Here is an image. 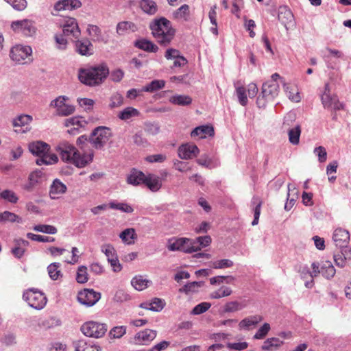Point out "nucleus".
Wrapping results in <instances>:
<instances>
[{
  "mask_svg": "<svg viewBox=\"0 0 351 351\" xmlns=\"http://www.w3.org/2000/svg\"><path fill=\"white\" fill-rule=\"evenodd\" d=\"M279 93V85L277 82L268 81L263 84L261 95L257 99L259 107H265V103L272 101Z\"/></svg>",
  "mask_w": 351,
  "mask_h": 351,
  "instance_id": "4",
  "label": "nucleus"
},
{
  "mask_svg": "<svg viewBox=\"0 0 351 351\" xmlns=\"http://www.w3.org/2000/svg\"><path fill=\"white\" fill-rule=\"evenodd\" d=\"M189 14V6L186 4L182 5L174 13V16L176 19H184V21L188 19Z\"/></svg>",
  "mask_w": 351,
  "mask_h": 351,
  "instance_id": "53",
  "label": "nucleus"
},
{
  "mask_svg": "<svg viewBox=\"0 0 351 351\" xmlns=\"http://www.w3.org/2000/svg\"><path fill=\"white\" fill-rule=\"evenodd\" d=\"M119 237L124 243L128 245L134 243V240L136 239V234L134 228L124 230L121 232Z\"/></svg>",
  "mask_w": 351,
  "mask_h": 351,
  "instance_id": "38",
  "label": "nucleus"
},
{
  "mask_svg": "<svg viewBox=\"0 0 351 351\" xmlns=\"http://www.w3.org/2000/svg\"><path fill=\"white\" fill-rule=\"evenodd\" d=\"M347 253V250L343 252H340L334 254V261L338 267H343L347 262V260L351 259L350 257L346 256V254Z\"/></svg>",
  "mask_w": 351,
  "mask_h": 351,
  "instance_id": "52",
  "label": "nucleus"
},
{
  "mask_svg": "<svg viewBox=\"0 0 351 351\" xmlns=\"http://www.w3.org/2000/svg\"><path fill=\"white\" fill-rule=\"evenodd\" d=\"M165 85L164 80H153L149 84L143 88L142 90L153 93L156 90L162 88Z\"/></svg>",
  "mask_w": 351,
  "mask_h": 351,
  "instance_id": "47",
  "label": "nucleus"
},
{
  "mask_svg": "<svg viewBox=\"0 0 351 351\" xmlns=\"http://www.w3.org/2000/svg\"><path fill=\"white\" fill-rule=\"evenodd\" d=\"M135 47L147 52L156 53L158 50V47L153 42L146 40L140 39L135 42Z\"/></svg>",
  "mask_w": 351,
  "mask_h": 351,
  "instance_id": "31",
  "label": "nucleus"
},
{
  "mask_svg": "<svg viewBox=\"0 0 351 351\" xmlns=\"http://www.w3.org/2000/svg\"><path fill=\"white\" fill-rule=\"evenodd\" d=\"M211 306V304L209 302H202L196 305L192 310L191 314L193 315H200L207 311Z\"/></svg>",
  "mask_w": 351,
  "mask_h": 351,
  "instance_id": "60",
  "label": "nucleus"
},
{
  "mask_svg": "<svg viewBox=\"0 0 351 351\" xmlns=\"http://www.w3.org/2000/svg\"><path fill=\"white\" fill-rule=\"evenodd\" d=\"M10 28L15 34L25 37L33 36L36 32L35 22L28 19L12 21Z\"/></svg>",
  "mask_w": 351,
  "mask_h": 351,
  "instance_id": "6",
  "label": "nucleus"
},
{
  "mask_svg": "<svg viewBox=\"0 0 351 351\" xmlns=\"http://www.w3.org/2000/svg\"><path fill=\"white\" fill-rule=\"evenodd\" d=\"M109 207L112 209L119 210L122 212L131 213L134 211L133 208L126 203H109Z\"/></svg>",
  "mask_w": 351,
  "mask_h": 351,
  "instance_id": "55",
  "label": "nucleus"
},
{
  "mask_svg": "<svg viewBox=\"0 0 351 351\" xmlns=\"http://www.w3.org/2000/svg\"><path fill=\"white\" fill-rule=\"evenodd\" d=\"M232 291L230 287L222 286L219 289L213 291L210 297L212 299H219L223 297L229 296L232 294Z\"/></svg>",
  "mask_w": 351,
  "mask_h": 351,
  "instance_id": "45",
  "label": "nucleus"
},
{
  "mask_svg": "<svg viewBox=\"0 0 351 351\" xmlns=\"http://www.w3.org/2000/svg\"><path fill=\"white\" fill-rule=\"evenodd\" d=\"M322 102L324 108L328 109L339 110L342 108V104L339 101L336 95H330L329 91H326L322 95Z\"/></svg>",
  "mask_w": 351,
  "mask_h": 351,
  "instance_id": "16",
  "label": "nucleus"
},
{
  "mask_svg": "<svg viewBox=\"0 0 351 351\" xmlns=\"http://www.w3.org/2000/svg\"><path fill=\"white\" fill-rule=\"evenodd\" d=\"M86 125L87 122L82 117H73L64 121V126L69 128L68 132L71 134L78 133Z\"/></svg>",
  "mask_w": 351,
  "mask_h": 351,
  "instance_id": "13",
  "label": "nucleus"
},
{
  "mask_svg": "<svg viewBox=\"0 0 351 351\" xmlns=\"http://www.w3.org/2000/svg\"><path fill=\"white\" fill-rule=\"evenodd\" d=\"M75 351H101V349L97 345L81 340L77 343Z\"/></svg>",
  "mask_w": 351,
  "mask_h": 351,
  "instance_id": "39",
  "label": "nucleus"
},
{
  "mask_svg": "<svg viewBox=\"0 0 351 351\" xmlns=\"http://www.w3.org/2000/svg\"><path fill=\"white\" fill-rule=\"evenodd\" d=\"M283 344V341L276 337H271L266 339L261 349L265 351H274L279 348Z\"/></svg>",
  "mask_w": 351,
  "mask_h": 351,
  "instance_id": "32",
  "label": "nucleus"
},
{
  "mask_svg": "<svg viewBox=\"0 0 351 351\" xmlns=\"http://www.w3.org/2000/svg\"><path fill=\"white\" fill-rule=\"evenodd\" d=\"M199 153L198 147L194 144L183 145L179 147L178 156L182 159H191L197 156Z\"/></svg>",
  "mask_w": 351,
  "mask_h": 351,
  "instance_id": "17",
  "label": "nucleus"
},
{
  "mask_svg": "<svg viewBox=\"0 0 351 351\" xmlns=\"http://www.w3.org/2000/svg\"><path fill=\"white\" fill-rule=\"evenodd\" d=\"M332 239L337 246L341 247L348 243L350 239L349 232L343 228H337L334 231Z\"/></svg>",
  "mask_w": 351,
  "mask_h": 351,
  "instance_id": "21",
  "label": "nucleus"
},
{
  "mask_svg": "<svg viewBox=\"0 0 351 351\" xmlns=\"http://www.w3.org/2000/svg\"><path fill=\"white\" fill-rule=\"evenodd\" d=\"M23 298L31 307L37 310L43 309L47 302L45 294L34 288L26 290L23 293Z\"/></svg>",
  "mask_w": 351,
  "mask_h": 351,
  "instance_id": "5",
  "label": "nucleus"
},
{
  "mask_svg": "<svg viewBox=\"0 0 351 351\" xmlns=\"http://www.w3.org/2000/svg\"><path fill=\"white\" fill-rule=\"evenodd\" d=\"M60 266V263H53L47 267L49 275L53 280H58L60 276H62L61 271L59 269Z\"/></svg>",
  "mask_w": 351,
  "mask_h": 351,
  "instance_id": "49",
  "label": "nucleus"
},
{
  "mask_svg": "<svg viewBox=\"0 0 351 351\" xmlns=\"http://www.w3.org/2000/svg\"><path fill=\"white\" fill-rule=\"evenodd\" d=\"M202 285L201 282H192L185 285L184 287L179 289L180 293H193L197 291V289Z\"/></svg>",
  "mask_w": 351,
  "mask_h": 351,
  "instance_id": "50",
  "label": "nucleus"
},
{
  "mask_svg": "<svg viewBox=\"0 0 351 351\" xmlns=\"http://www.w3.org/2000/svg\"><path fill=\"white\" fill-rule=\"evenodd\" d=\"M167 248L170 251H180L193 253L198 251L195 245H191V239L188 238H172L169 239Z\"/></svg>",
  "mask_w": 351,
  "mask_h": 351,
  "instance_id": "9",
  "label": "nucleus"
},
{
  "mask_svg": "<svg viewBox=\"0 0 351 351\" xmlns=\"http://www.w3.org/2000/svg\"><path fill=\"white\" fill-rule=\"evenodd\" d=\"M69 98L66 96H59L52 100L50 106L56 109V114L61 117H67L74 113L75 108L67 101Z\"/></svg>",
  "mask_w": 351,
  "mask_h": 351,
  "instance_id": "11",
  "label": "nucleus"
},
{
  "mask_svg": "<svg viewBox=\"0 0 351 351\" xmlns=\"http://www.w3.org/2000/svg\"><path fill=\"white\" fill-rule=\"evenodd\" d=\"M156 330L151 329L143 330L136 334L134 337L135 342L139 344H148L156 338Z\"/></svg>",
  "mask_w": 351,
  "mask_h": 351,
  "instance_id": "18",
  "label": "nucleus"
},
{
  "mask_svg": "<svg viewBox=\"0 0 351 351\" xmlns=\"http://www.w3.org/2000/svg\"><path fill=\"white\" fill-rule=\"evenodd\" d=\"M138 30L137 26L131 21H121L117 25L116 32L119 36H123Z\"/></svg>",
  "mask_w": 351,
  "mask_h": 351,
  "instance_id": "27",
  "label": "nucleus"
},
{
  "mask_svg": "<svg viewBox=\"0 0 351 351\" xmlns=\"http://www.w3.org/2000/svg\"><path fill=\"white\" fill-rule=\"evenodd\" d=\"M27 237L32 241H36L38 242L43 243H51L55 241V238L47 237V236H42L39 234H35L31 232L27 234Z\"/></svg>",
  "mask_w": 351,
  "mask_h": 351,
  "instance_id": "58",
  "label": "nucleus"
},
{
  "mask_svg": "<svg viewBox=\"0 0 351 351\" xmlns=\"http://www.w3.org/2000/svg\"><path fill=\"white\" fill-rule=\"evenodd\" d=\"M34 230L43 233L54 234L57 232V228L51 225H37L34 227Z\"/></svg>",
  "mask_w": 351,
  "mask_h": 351,
  "instance_id": "59",
  "label": "nucleus"
},
{
  "mask_svg": "<svg viewBox=\"0 0 351 351\" xmlns=\"http://www.w3.org/2000/svg\"><path fill=\"white\" fill-rule=\"evenodd\" d=\"M140 6L145 12L149 14H154L157 11L156 3L152 0H141Z\"/></svg>",
  "mask_w": 351,
  "mask_h": 351,
  "instance_id": "43",
  "label": "nucleus"
},
{
  "mask_svg": "<svg viewBox=\"0 0 351 351\" xmlns=\"http://www.w3.org/2000/svg\"><path fill=\"white\" fill-rule=\"evenodd\" d=\"M152 34L160 45H169L176 35V29L169 20L161 17L154 20L149 25Z\"/></svg>",
  "mask_w": 351,
  "mask_h": 351,
  "instance_id": "3",
  "label": "nucleus"
},
{
  "mask_svg": "<svg viewBox=\"0 0 351 351\" xmlns=\"http://www.w3.org/2000/svg\"><path fill=\"white\" fill-rule=\"evenodd\" d=\"M301 127L298 125L288 130L289 141L293 145H298L300 143L301 135Z\"/></svg>",
  "mask_w": 351,
  "mask_h": 351,
  "instance_id": "34",
  "label": "nucleus"
},
{
  "mask_svg": "<svg viewBox=\"0 0 351 351\" xmlns=\"http://www.w3.org/2000/svg\"><path fill=\"white\" fill-rule=\"evenodd\" d=\"M278 19L287 29L293 23V13L287 6L279 8Z\"/></svg>",
  "mask_w": 351,
  "mask_h": 351,
  "instance_id": "19",
  "label": "nucleus"
},
{
  "mask_svg": "<svg viewBox=\"0 0 351 351\" xmlns=\"http://www.w3.org/2000/svg\"><path fill=\"white\" fill-rule=\"evenodd\" d=\"M236 93L239 99V104L243 106L247 104V97L246 94V89L244 86H237L236 88Z\"/></svg>",
  "mask_w": 351,
  "mask_h": 351,
  "instance_id": "57",
  "label": "nucleus"
},
{
  "mask_svg": "<svg viewBox=\"0 0 351 351\" xmlns=\"http://www.w3.org/2000/svg\"><path fill=\"white\" fill-rule=\"evenodd\" d=\"M63 34L67 36H73L77 38L80 34V30L76 20L73 18L66 19L63 25Z\"/></svg>",
  "mask_w": 351,
  "mask_h": 351,
  "instance_id": "15",
  "label": "nucleus"
},
{
  "mask_svg": "<svg viewBox=\"0 0 351 351\" xmlns=\"http://www.w3.org/2000/svg\"><path fill=\"white\" fill-rule=\"evenodd\" d=\"M29 150L32 154L38 156L39 158L49 152V146L44 142L36 141L29 145Z\"/></svg>",
  "mask_w": 351,
  "mask_h": 351,
  "instance_id": "25",
  "label": "nucleus"
},
{
  "mask_svg": "<svg viewBox=\"0 0 351 351\" xmlns=\"http://www.w3.org/2000/svg\"><path fill=\"white\" fill-rule=\"evenodd\" d=\"M88 34L93 38L99 40L101 36V32L99 27L97 25H89L87 28Z\"/></svg>",
  "mask_w": 351,
  "mask_h": 351,
  "instance_id": "64",
  "label": "nucleus"
},
{
  "mask_svg": "<svg viewBox=\"0 0 351 351\" xmlns=\"http://www.w3.org/2000/svg\"><path fill=\"white\" fill-rule=\"evenodd\" d=\"M58 160V156L55 154H48L47 152L44 155L41 156L40 157L38 158L36 160V163L38 165H49L56 163Z\"/></svg>",
  "mask_w": 351,
  "mask_h": 351,
  "instance_id": "37",
  "label": "nucleus"
},
{
  "mask_svg": "<svg viewBox=\"0 0 351 351\" xmlns=\"http://www.w3.org/2000/svg\"><path fill=\"white\" fill-rule=\"evenodd\" d=\"M13 242L14 246L12 247L11 252L15 257L20 258L23 256L25 248L29 245V242L23 239H15Z\"/></svg>",
  "mask_w": 351,
  "mask_h": 351,
  "instance_id": "28",
  "label": "nucleus"
},
{
  "mask_svg": "<svg viewBox=\"0 0 351 351\" xmlns=\"http://www.w3.org/2000/svg\"><path fill=\"white\" fill-rule=\"evenodd\" d=\"M123 104V98L122 95L118 93H114L110 97L109 106L114 108L121 106Z\"/></svg>",
  "mask_w": 351,
  "mask_h": 351,
  "instance_id": "61",
  "label": "nucleus"
},
{
  "mask_svg": "<svg viewBox=\"0 0 351 351\" xmlns=\"http://www.w3.org/2000/svg\"><path fill=\"white\" fill-rule=\"evenodd\" d=\"M110 74L108 66L101 63L95 66L79 69L80 81L89 86H97L102 84Z\"/></svg>",
  "mask_w": 351,
  "mask_h": 351,
  "instance_id": "2",
  "label": "nucleus"
},
{
  "mask_svg": "<svg viewBox=\"0 0 351 351\" xmlns=\"http://www.w3.org/2000/svg\"><path fill=\"white\" fill-rule=\"evenodd\" d=\"M215 132L213 126L201 125L195 128L191 133L192 137H198L199 138H205L207 136H214Z\"/></svg>",
  "mask_w": 351,
  "mask_h": 351,
  "instance_id": "24",
  "label": "nucleus"
},
{
  "mask_svg": "<svg viewBox=\"0 0 351 351\" xmlns=\"http://www.w3.org/2000/svg\"><path fill=\"white\" fill-rule=\"evenodd\" d=\"M139 115L140 112L137 109L133 107H127L119 113L118 117L121 120L127 121Z\"/></svg>",
  "mask_w": 351,
  "mask_h": 351,
  "instance_id": "35",
  "label": "nucleus"
},
{
  "mask_svg": "<svg viewBox=\"0 0 351 351\" xmlns=\"http://www.w3.org/2000/svg\"><path fill=\"white\" fill-rule=\"evenodd\" d=\"M242 304L237 301L227 302L223 307L224 313H233L240 311L243 308Z\"/></svg>",
  "mask_w": 351,
  "mask_h": 351,
  "instance_id": "54",
  "label": "nucleus"
},
{
  "mask_svg": "<svg viewBox=\"0 0 351 351\" xmlns=\"http://www.w3.org/2000/svg\"><path fill=\"white\" fill-rule=\"evenodd\" d=\"M301 279L304 281V285L308 289H311L314 287L315 282L310 274V271L307 267L301 268L299 271Z\"/></svg>",
  "mask_w": 351,
  "mask_h": 351,
  "instance_id": "33",
  "label": "nucleus"
},
{
  "mask_svg": "<svg viewBox=\"0 0 351 351\" xmlns=\"http://www.w3.org/2000/svg\"><path fill=\"white\" fill-rule=\"evenodd\" d=\"M149 280L144 279L141 276L134 277L131 281L132 285L138 291H143L148 287Z\"/></svg>",
  "mask_w": 351,
  "mask_h": 351,
  "instance_id": "44",
  "label": "nucleus"
},
{
  "mask_svg": "<svg viewBox=\"0 0 351 351\" xmlns=\"http://www.w3.org/2000/svg\"><path fill=\"white\" fill-rule=\"evenodd\" d=\"M284 88L289 99L295 102H298L300 101V96L299 93L294 86L288 84H284Z\"/></svg>",
  "mask_w": 351,
  "mask_h": 351,
  "instance_id": "40",
  "label": "nucleus"
},
{
  "mask_svg": "<svg viewBox=\"0 0 351 351\" xmlns=\"http://www.w3.org/2000/svg\"><path fill=\"white\" fill-rule=\"evenodd\" d=\"M32 121V117L27 114H21L13 120L14 127H22L28 125Z\"/></svg>",
  "mask_w": 351,
  "mask_h": 351,
  "instance_id": "51",
  "label": "nucleus"
},
{
  "mask_svg": "<svg viewBox=\"0 0 351 351\" xmlns=\"http://www.w3.org/2000/svg\"><path fill=\"white\" fill-rule=\"evenodd\" d=\"M10 56L13 61L22 64L33 60L32 49L29 46L16 45L11 49Z\"/></svg>",
  "mask_w": 351,
  "mask_h": 351,
  "instance_id": "8",
  "label": "nucleus"
},
{
  "mask_svg": "<svg viewBox=\"0 0 351 351\" xmlns=\"http://www.w3.org/2000/svg\"><path fill=\"white\" fill-rule=\"evenodd\" d=\"M82 3L78 0H61L56 2L54 5V10L57 12L62 10H71L73 9L80 8Z\"/></svg>",
  "mask_w": 351,
  "mask_h": 351,
  "instance_id": "22",
  "label": "nucleus"
},
{
  "mask_svg": "<svg viewBox=\"0 0 351 351\" xmlns=\"http://www.w3.org/2000/svg\"><path fill=\"white\" fill-rule=\"evenodd\" d=\"M211 237L208 235L197 237L195 239H191V245H195L198 248V251L202 247H206L211 243Z\"/></svg>",
  "mask_w": 351,
  "mask_h": 351,
  "instance_id": "42",
  "label": "nucleus"
},
{
  "mask_svg": "<svg viewBox=\"0 0 351 351\" xmlns=\"http://www.w3.org/2000/svg\"><path fill=\"white\" fill-rule=\"evenodd\" d=\"M88 280L87 268L85 266H80L78 267L76 280L78 283L84 284Z\"/></svg>",
  "mask_w": 351,
  "mask_h": 351,
  "instance_id": "56",
  "label": "nucleus"
},
{
  "mask_svg": "<svg viewBox=\"0 0 351 351\" xmlns=\"http://www.w3.org/2000/svg\"><path fill=\"white\" fill-rule=\"evenodd\" d=\"M145 176L146 175L142 171H138L136 169H133L127 178V182L128 184L135 186L141 184H144V180L145 179Z\"/></svg>",
  "mask_w": 351,
  "mask_h": 351,
  "instance_id": "29",
  "label": "nucleus"
},
{
  "mask_svg": "<svg viewBox=\"0 0 351 351\" xmlns=\"http://www.w3.org/2000/svg\"><path fill=\"white\" fill-rule=\"evenodd\" d=\"M7 3L12 5V7L18 10L23 11L27 8L26 0H5Z\"/></svg>",
  "mask_w": 351,
  "mask_h": 351,
  "instance_id": "62",
  "label": "nucleus"
},
{
  "mask_svg": "<svg viewBox=\"0 0 351 351\" xmlns=\"http://www.w3.org/2000/svg\"><path fill=\"white\" fill-rule=\"evenodd\" d=\"M66 189L67 187L64 183L60 180L56 179L50 186L49 196L53 199H58L62 195L66 193Z\"/></svg>",
  "mask_w": 351,
  "mask_h": 351,
  "instance_id": "20",
  "label": "nucleus"
},
{
  "mask_svg": "<svg viewBox=\"0 0 351 351\" xmlns=\"http://www.w3.org/2000/svg\"><path fill=\"white\" fill-rule=\"evenodd\" d=\"M0 197L1 199L8 201L12 204H16L19 201V197L16 193L10 189L3 190L0 193Z\"/></svg>",
  "mask_w": 351,
  "mask_h": 351,
  "instance_id": "46",
  "label": "nucleus"
},
{
  "mask_svg": "<svg viewBox=\"0 0 351 351\" xmlns=\"http://www.w3.org/2000/svg\"><path fill=\"white\" fill-rule=\"evenodd\" d=\"M75 51L81 56H90L94 53V47L87 38L78 39L75 43Z\"/></svg>",
  "mask_w": 351,
  "mask_h": 351,
  "instance_id": "14",
  "label": "nucleus"
},
{
  "mask_svg": "<svg viewBox=\"0 0 351 351\" xmlns=\"http://www.w3.org/2000/svg\"><path fill=\"white\" fill-rule=\"evenodd\" d=\"M233 261L230 259H221L210 263V266L214 269H226L232 267Z\"/></svg>",
  "mask_w": 351,
  "mask_h": 351,
  "instance_id": "48",
  "label": "nucleus"
},
{
  "mask_svg": "<svg viewBox=\"0 0 351 351\" xmlns=\"http://www.w3.org/2000/svg\"><path fill=\"white\" fill-rule=\"evenodd\" d=\"M169 101L176 105L187 106L191 104L192 99L187 95H176L170 97Z\"/></svg>",
  "mask_w": 351,
  "mask_h": 351,
  "instance_id": "41",
  "label": "nucleus"
},
{
  "mask_svg": "<svg viewBox=\"0 0 351 351\" xmlns=\"http://www.w3.org/2000/svg\"><path fill=\"white\" fill-rule=\"evenodd\" d=\"M80 329L86 337L100 338L106 334L107 325L98 322L88 321L84 323Z\"/></svg>",
  "mask_w": 351,
  "mask_h": 351,
  "instance_id": "7",
  "label": "nucleus"
},
{
  "mask_svg": "<svg viewBox=\"0 0 351 351\" xmlns=\"http://www.w3.org/2000/svg\"><path fill=\"white\" fill-rule=\"evenodd\" d=\"M144 184L152 192H156L162 187V181L158 176L148 173L144 180Z\"/></svg>",
  "mask_w": 351,
  "mask_h": 351,
  "instance_id": "23",
  "label": "nucleus"
},
{
  "mask_svg": "<svg viewBox=\"0 0 351 351\" xmlns=\"http://www.w3.org/2000/svg\"><path fill=\"white\" fill-rule=\"evenodd\" d=\"M165 302L163 300L155 298L150 302L141 303L140 307L146 310L159 312L161 311L165 307Z\"/></svg>",
  "mask_w": 351,
  "mask_h": 351,
  "instance_id": "26",
  "label": "nucleus"
},
{
  "mask_svg": "<svg viewBox=\"0 0 351 351\" xmlns=\"http://www.w3.org/2000/svg\"><path fill=\"white\" fill-rule=\"evenodd\" d=\"M263 320V317L258 315L249 316L242 319L239 326L241 329H249L252 326H256L259 322Z\"/></svg>",
  "mask_w": 351,
  "mask_h": 351,
  "instance_id": "30",
  "label": "nucleus"
},
{
  "mask_svg": "<svg viewBox=\"0 0 351 351\" xmlns=\"http://www.w3.org/2000/svg\"><path fill=\"white\" fill-rule=\"evenodd\" d=\"M112 134L110 130L106 127H97L90 137V143L96 149L102 148L109 141Z\"/></svg>",
  "mask_w": 351,
  "mask_h": 351,
  "instance_id": "10",
  "label": "nucleus"
},
{
  "mask_svg": "<svg viewBox=\"0 0 351 351\" xmlns=\"http://www.w3.org/2000/svg\"><path fill=\"white\" fill-rule=\"evenodd\" d=\"M62 161L82 168L90 163L93 159V152L81 154L76 147L69 142H62L56 148Z\"/></svg>",
  "mask_w": 351,
  "mask_h": 351,
  "instance_id": "1",
  "label": "nucleus"
},
{
  "mask_svg": "<svg viewBox=\"0 0 351 351\" xmlns=\"http://www.w3.org/2000/svg\"><path fill=\"white\" fill-rule=\"evenodd\" d=\"M101 251L106 256L108 261L117 256L114 247L110 244H105L101 246Z\"/></svg>",
  "mask_w": 351,
  "mask_h": 351,
  "instance_id": "63",
  "label": "nucleus"
},
{
  "mask_svg": "<svg viewBox=\"0 0 351 351\" xmlns=\"http://www.w3.org/2000/svg\"><path fill=\"white\" fill-rule=\"evenodd\" d=\"M335 269L331 262L325 261L322 263L321 265V274L324 278L330 279L335 276Z\"/></svg>",
  "mask_w": 351,
  "mask_h": 351,
  "instance_id": "36",
  "label": "nucleus"
},
{
  "mask_svg": "<svg viewBox=\"0 0 351 351\" xmlns=\"http://www.w3.org/2000/svg\"><path fill=\"white\" fill-rule=\"evenodd\" d=\"M101 298V293L92 289H84L78 292L77 299L82 305L90 307L95 305Z\"/></svg>",
  "mask_w": 351,
  "mask_h": 351,
  "instance_id": "12",
  "label": "nucleus"
}]
</instances>
